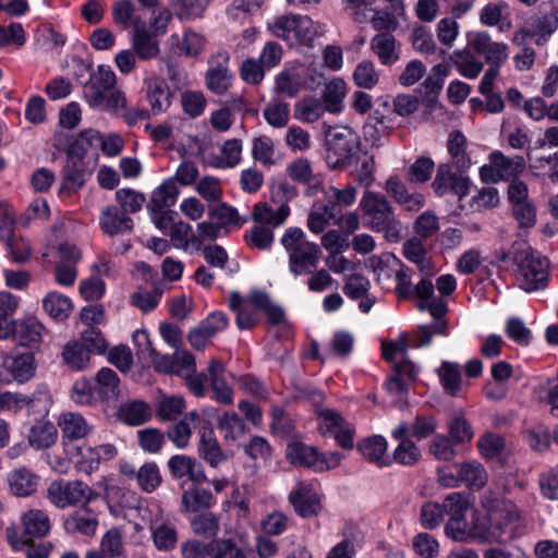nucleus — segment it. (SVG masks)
Wrapping results in <instances>:
<instances>
[{
  "label": "nucleus",
  "mask_w": 558,
  "mask_h": 558,
  "mask_svg": "<svg viewBox=\"0 0 558 558\" xmlns=\"http://www.w3.org/2000/svg\"><path fill=\"white\" fill-rule=\"evenodd\" d=\"M43 308L52 319L63 322L71 315L73 304L68 296L51 291L43 299Z\"/></svg>",
  "instance_id": "nucleus-37"
},
{
  "label": "nucleus",
  "mask_w": 558,
  "mask_h": 558,
  "mask_svg": "<svg viewBox=\"0 0 558 558\" xmlns=\"http://www.w3.org/2000/svg\"><path fill=\"white\" fill-rule=\"evenodd\" d=\"M178 194L174 179H168L153 192L148 208H170L175 204Z\"/></svg>",
  "instance_id": "nucleus-46"
},
{
  "label": "nucleus",
  "mask_w": 558,
  "mask_h": 558,
  "mask_svg": "<svg viewBox=\"0 0 558 558\" xmlns=\"http://www.w3.org/2000/svg\"><path fill=\"white\" fill-rule=\"evenodd\" d=\"M39 477L25 466L11 471L8 475L10 490L17 497L33 495L38 488Z\"/></svg>",
  "instance_id": "nucleus-25"
},
{
  "label": "nucleus",
  "mask_w": 558,
  "mask_h": 558,
  "mask_svg": "<svg viewBox=\"0 0 558 558\" xmlns=\"http://www.w3.org/2000/svg\"><path fill=\"white\" fill-rule=\"evenodd\" d=\"M153 411L150 405L143 400L123 402L118 409V417L130 426H138L150 420Z\"/></svg>",
  "instance_id": "nucleus-27"
},
{
  "label": "nucleus",
  "mask_w": 558,
  "mask_h": 558,
  "mask_svg": "<svg viewBox=\"0 0 558 558\" xmlns=\"http://www.w3.org/2000/svg\"><path fill=\"white\" fill-rule=\"evenodd\" d=\"M209 0H173L170 5L174 15L181 22L201 17L206 10Z\"/></svg>",
  "instance_id": "nucleus-50"
},
{
  "label": "nucleus",
  "mask_w": 558,
  "mask_h": 558,
  "mask_svg": "<svg viewBox=\"0 0 558 558\" xmlns=\"http://www.w3.org/2000/svg\"><path fill=\"white\" fill-rule=\"evenodd\" d=\"M453 167L454 166L450 163H440L437 168L432 187L438 196L452 193L461 201L469 194L471 182L468 177L463 175L462 172L464 170L457 168L453 170Z\"/></svg>",
  "instance_id": "nucleus-10"
},
{
  "label": "nucleus",
  "mask_w": 558,
  "mask_h": 558,
  "mask_svg": "<svg viewBox=\"0 0 558 558\" xmlns=\"http://www.w3.org/2000/svg\"><path fill=\"white\" fill-rule=\"evenodd\" d=\"M267 29L290 46H312L317 29L313 20L306 15H279L267 23Z\"/></svg>",
  "instance_id": "nucleus-5"
},
{
  "label": "nucleus",
  "mask_w": 558,
  "mask_h": 558,
  "mask_svg": "<svg viewBox=\"0 0 558 558\" xmlns=\"http://www.w3.org/2000/svg\"><path fill=\"white\" fill-rule=\"evenodd\" d=\"M206 376L215 393V399L220 403L231 404L233 402V389L226 380L225 365L217 360H211Z\"/></svg>",
  "instance_id": "nucleus-20"
},
{
  "label": "nucleus",
  "mask_w": 558,
  "mask_h": 558,
  "mask_svg": "<svg viewBox=\"0 0 558 558\" xmlns=\"http://www.w3.org/2000/svg\"><path fill=\"white\" fill-rule=\"evenodd\" d=\"M159 468L154 462L143 464L137 470V484L145 493H153L161 484Z\"/></svg>",
  "instance_id": "nucleus-59"
},
{
  "label": "nucleus",
  "mask_w": 558,
  "mask_h": 558,
  "mask_svg": "<svg viewBox=\"0 0 558 558\" xmlns=\"http://www.w3.org/2000/svg\"><path fill=\"white\" fill-rule=\"evenodd\" d=\"M58 438L57 427L47 421L37 422L28 434V442L36 449L49 448Z\"/></svg>",
  "instance_id": "nucleus-40"
},
{
  "label": "nucleus",
  "mask_w": 558,
  "mask_h": 558,
  "mask_svg": "<svg viewBox=\"0 0 558 558\" xmlns=\"http://www.w3.org/2000/svg\"><path fill=\"white\" fill-rule=\"evenodd\" d=\"M146 98L154 114L166 111L171 104V94L167 83L160 78H151L147 83Z\"/></svg>",
  "instance_id": "nucleus-33"
},
{
  "label": "nucleus",
  "mask_w": 558,
  "mask_h": 558,
  "mask_svg": "<svg viewBox=\"0 0 558 558\" xmlns=\"http://www.w3.org/2000/svg\"><path fill=\"white\" fill-rule=\"evenodd\" d=\"M318 420L322 434H332L343 449L350 450L354 447L355 428L338 411L322 409L318 411Z\"/></svg>",
  "instance_id": "nucleus-11"
},
{
  "label": "nucleus",
  "mask_w": 558,
  "mask_h": 558,
  "mask_svg": "<svg viewBox=\"0 0 558 558\" xmlns=\"http://www.w3.org/2000/svg\"><path fill=\"white\" fill-rule=\"evenodd\" d=\"M304 64L292 63L276 75L275 89L288 97L296 96L303 89Z\"/></svg>",
  "instance_id": "nucleus-21"
},
{
  "label": "nucleus",
  "mask_w": 558,
  "mask_h": 558,
  "mask_svg": "<svg viewBox=\"0 0 558 558\" xmlns=\"http://www.w3.org/2000/svg\"><path fill=\"white\" fill-rule=\"evenodd\" d=\"M113 22L122 28H136L137 21H143L136 15V7L131 0H118L112 5Z\"/></svg>",
  "instance_id": "nucleus-47"
},
{
  "label": "nucleus",
  "mask_w": 558,
  "mask_h": 558,
  "mask_svg": "<svg viewBox=\"0 0 558 558\" xmlns=\"http://www.w3.org/2000/svg\"><path fill=\"white\" fill-rule=\"evenodd\" d=\"M44 332V325L35 316L29 315L12 320L8 339L12 338L23 347L34 348L43 341Z\"/></svg>",
  "instance_id": "nucleus-15"
},
{
  "label": "nucleus",
  "mask_w": 558,
  "mask_h": 558,
  "mask_svg": "<svg viewBox=\"0 0 558 558\" xmlns=\"http://www.w3.org/2000/svg\"><path fill=\"white\" fill-rule=\"evenodd\" d=\"M170 41L175 53L190 58L201 54L206 44L204 36L192 29L185 31L182 37L178 34H172Z\"/></svg>",
  "instance_id": "nucleus-30"
},
{
  "label": "nucleus",
  "mask_w": 558,
  "mask_h": 558,
  "mask_svg": "<svg viewBox=\"0 0 558 558\" xmlns=\"http://www.w3.org/2000/svg\"><path fill=\"white\" fill-rule=\"evenodd\" d=\"M481 506L487 513L486 519L476 520L468 530L464 517L450 518L446 534L457 542L472 537L482 543L502 544L525 533L517 506L496 489L490 488L482 495Z\"/></svg>",
  "instance_id": "nucleus-1"
},
{
  "label": "nucleus",
  "mask_w": 558,
  "mask_h": 558,
  "mask_svg": "<svg viewBox=\"0 0 558 558\" xmlns=\"http://www.w3.org/2000/svg\"><path fill=\"white\" fill-rule=\"evenodd\" d=\"M357 148L359 137L352 129H336L327 135V163L333 169L349 167Z\"/></svg>",
  "instance_id": "nucleus-7"
},
{
  "label": "nucleus",
  "mask_w": 558,
  "mask_h": 558,
  "mask_svg": "<svg viewBox=\"0 0 558 558\" xmlns=\"http://www.w3.org/2000/svg\"><path fill=\"white\" fill-rule=\"evenodd\" d=\"M263 116L270 126L282 129L289 123L290 107L287 102L274 99L265 106Z\"/></svg>",
  "instance_id": "nucleus-52"
},
{
  "label": "nucleus",
  "mask_w": 558,
  "mask_h": 558,
  "mask_svg": "<svg viewBox=\"0 0 558 558\" xmlns=\"http://www.w3.org/2000/svg\"><path fill=\"white\" fill-rule=\"evenodd\" d=\"M338 211L336 205H329L328 202L317 201L313 204L307 217V228L313 233H320L325 230L330 220L336 219Z\"/></svg>",
  "instance_id": "nucleus-34"
},
{
  "label": "nucleus",
  "mask_w": 558,
  "mask_h": 558,
  "mask_svg": "<svg viewBox=\"0 0 558 558\" xmlns=\"http://www.w3.org/2000/svg\"><path fill=\"white\" fill-rule=\"evenodd\" d=\"M451 60L460 74L466 78H475L483 70V63L468 50H457Z\"/></svg>",
  "instance_id": "nucleus-54"
},
{
  "label": "nucleus",
  "mask_w": 558,
  "mask_h": 558,
  "mask_svg": "<svg viewBox=\"0 0 558 558\" xmlns=\"http://www.w3.org/2000/svg\"><path fill=\"white\" fill-rule=\"evenodd\" d=\"M525 169V160L522 156L506 157L500 151H494L489 156V165L481 168L480 174L484 181L498 182L510 180L521 174Z\"/></svg>",
  "instance_id": "nucleus-12"
},
{
  "label": "nucleus",
  "mask_w": 558,
  "mask_h": 558,
  "mask_svg": "<svg viewBox=\"0 0 558 558\" xmlns=\"http://www.w3.org/2000/svg\"><path fill=\"white\" fill-rule=\"evenodd\" d=\"M23 532L21 539L16 538L8 530V538L15 549H21L22 546L32 542L33 538H43L47 536L51 529V522L48 513L41 509H28L21 517Z\"/></svg>",
  "instance_id": "nucleus-9"
},
{
  "label": "nucleus",
  "mask_w": 558,
  "mask_h": 558,
  "mask_svg": "<svg viewBox=\"0 0 558 558\" xmlns=\"http://www.w3.org/2000/svg\"><path fill=\"white\" fill-rule=\"evenodd\" d=\"M244 240L246 245L251 248L268 251L271 248L275 241L274 230L256 223L245 232Z\"/></svg>",
  "instance_id": "nucleus-49"
},
{
  "label": "nucleus",
  "mask_w": 558,
  "mask_h": 558,
  "mask_svg": "<svg viewBox=\"0 0 558 558\" xmlns=\"http://www.w3.org/2000/svg\"><path fill=\"white\" fill-rule=\"evenodd\" d=\"M217 59H221V62H210L205 74V85L211 93L223 95L230 88L233 75L228 66V54L218 53Z\"/></svg>",
  "instance_id": "nucleus-18"
},
{
  "label": "nucleus",
  "mask_w": 558,
  "mask_h": 558,
  "mask_svg": "<svg viewBox=\"0 0 558 558\" xmlns=\"http://www.w3.org/2000/svg\"><path fill=\"white\" fill-rule=\"evenodd\" d=\"M213 504V494L204 488L192 487L185 490L182 495V506L190 512L210 508Z\"/></svg>",
  "instance_id": "nucleus-51"
},
{
  "label": "nucleus",
  "mask_w": 558,
  "mask_h": 558,
  "mask_svg": "<svg viewBox=\"0 0 558 558\" xmlns=\"http://www.w3.org/2000/svg\"><path fill=\"white\" fill-rule=\"evenodd\" d=\"M284 143L293 153L306 151L312 146L310 133L299 125H291L286 132Z\"/></svg>",
  "instance_id": "nucleus-62"
},
{
  "label": "nucleus",
  "mask_w": 558,
  "mask_h": 558,
  "mask_svg": "<svg viewBox=\"0 0 558 558\" xmlns=\"http://www.w3.org/2000/svg\"><path fill=\"white\" fill-rule=\"evenodd\" d=\"M320 101L329 113H339L344 108L347 84L341 77H332L323 83Z\"/></svg>",
  "instance_id": "nucleus-26"
},
{
  "label": "nucleus",
  "mask_w": 558,
  "mask_h": 558,
  "mask_svg": "<svg viewBox=\"0 0 558 558\" xmlns=\"http://www.w3.org/2000/svg\"><path fill=\"white\" fill-rule=\"evenodd\" d=\"M144 511L149 513L148 523L155 546L159 550H172L178 543L175 526L165 519L162 509L156 502L150 504Z\"/></svg>",
  "instance_id": "nucleus-13"
},
{
  "label": "nucleus",
  "mask_w": 558,
  "mask_h": 558,
  "mask_svg": "<svg viewBox=\"0 0 558 558\" xmlns=\"http://www.w3.org/2000/svg\"><path fill=\"white\" fill-rule=\"evenodd\" d=\"M98 498V493L81 480H56L47 488V499L58 509L85 507Z\"/></svg>",
  "instance_id": "nucleus-6"
},
{
  "label": "nucleus",
  "mask_w": 558,
  "mask_h": 558,
  "mask_svg": "<svg viewBox=\"0 0 558 558\" xmlns=\"http://www.w3.org/2000/svg\"><path fill=\"white\" fill-rule=\"evenodd\" d=\"M211 558H246L242 548L229 538H217L209 543Z\"/></svg>",
  "instance_id": "nucleus-63"
},
{
  "label": "nucleus",
  "mask_w": 558,
  "mask_h": 558,
  "mask_svg": "<svg viewBox=\"0 0 558 558\" xmlns=\"http://www.w3.org/2000/svg\"><path fill=\"white\" fill-rule=\"evenodd\" d=\"M369 46L383 65H392L400 59V45L390 32L375 35Z\"/></svg>",
  "instance_id": "nucleus-23"
},
{
  "label": "nucleus",
  "mask_w": 558,
  "mask_h": 558,
  "mask_svg": "<svg viewBox=\"0 0 558 558\" xmlns=\"http://www.w3.org/2000/svg\"><path fill=\"white\" fill-rule=\"evenodd\" d=\"M353 81L356 86L364 89L374 88L379 82V72L373 61L363 60L354 69Z\"/></svg>",
  "instance_id": "nucleus-55"
},
{
  "label": "nucleus",
  "mask_w": 558,
  "mask_h": 558,
  "mask_svg": "<svg viewBox=\"0 0 558 558\" xmlns=\"http://www.w3.org/2000/svg\"><path fill=\"white\" fill-rule=\"evenodd\" d=\"M81 137L90 144L99 143L102 153L109 157L118 156L123 148L122 138L116 134L104 137L95 130H85L81 132Z\"/></svg>",
  "instance_id": "nucleus-48"
},
{
  "label": "nucleus",
  "mask_w": 558,
  "mask_h": 558,
  "mask_svg": "<svg viewBox=\"0 0 558 558\" xmlns=\"http://www.w3.org/2000/svg\"><path fill=\"white\" fill-rule=\"evenodd\" d=\"M289 216L290 207L286 203H281L277 208H272L267 203H257L252 210V220L254 222L272 230L281 226Z\"/></svg>",
  "instance_id": "nucleus-24"
},
{
  "label": "nucleus",
  "mask_w": 558,
  "mask_h": 558,
  "mask_svg": "<svg viewBox=\"0 0 558 558\" xmlns=\"http://www.w3.org/2000/svg\"><path fill=\"white\" fill-rule=\"evenodd\" d=\"M8 372L19 383H25L35 374V359L31 353L7 357L3 362Z\"/></svg>",
  "instance_id": "nucleus-38"
},
{
  "label": "nucleus",
  "mask_w": 558,
  "mask_h": 558,
  "mask_svg": "<svg viewBox=\"0 0 558 558\" xmlns=\"http://www.w3.org/2000/svg\"><path fill=\"white\" fill-rule=\"evenodd\" d=\"M448 430L453 444L468 442L473 438V429L462 414H454L448 424Z\"/></svg>",
  "instance_id": "nucleus-64"
},
{
  "label": "nucleus",
  "mask_w": 558,
  "mask_h": 558,
  "mask_svg": "<svg viewBox=\"0 0 558 558\" xmlns=\"http://www.w3.org/2000/svg\"><path fill=\"white\" fill-rule=\"evenodd\" d=\"M360 207L364 226L375 232H381L386 241L398 243L403 238L402 223L397 219L390 202L380 193L364 192Z\"/></svg>",
  "instance_id": "nucleus-2"
},
{
  "label": "nucleus",
  "mask_w": 558,
  "mask_h": 558,
  "mask_svg": "<svg viewBox=\"0 0 558 558\" xmlns=\"http://www.w3.org/2000/svg\"><path fill=\"white\" fill-rule=\"evenodd\" d=\"M119 377L117 373L108 367L101 368L96 375V390L107 399L118 396Z\"/></svg>",
  "instance_id": "nucleus-60"
},
{
  "label": "nucleus",
  "mask_w": 558,
  "mask_h": 558,
  "mask_svg": "<svg viewBox=\"0 0 558 558\" xmlns=\"http://www.w3.org/2000/svg\"><path fill=\"white\" fill-rule=\"evenodd\" d=\"M98 520L88 506L80 507L64 521V529L69 533L93 535L96 532Z\"/></svg>",
  "instance_id": "nucleus-28"
},
{
  "label": "nucleus",
  "mask_w": 558,
  "mask_h": 558,
  "mask_svg": "<svg viewBox=\"0 0 558 558\" xmlns=\"http://www.w3.org/2000/svg\"><path fill=\"white\" fill-rule=\"evenodd\" d=\"M198 435L197 452L199 458L206 461L211 468H218L228 460V456L222 451L211 428L202 427L198 430Z\"/></svg>",
  "instance_id": "nucleus-19"
},
{
  "label": "nucleus",
  "mask_w": 558,
  "mask_h": 558,
  "mask_svg": "<svg viewBox=\"0 0 558 558\" xmlns=\"http://www.w3.org/2000/svg\"><path fill=\"white\" fill-rule=\"evenodd\" d=\"M116 74L106 65H99L89 80L84 84L83 95L86 102L93 108L99 106L101 99L114 88Z\"/></svg>",
  "instance_id": "nucleus-14"
},
{
  "label": "nucleus",
  "mask_w": 558,
  "mask_h": 558,
  "mask_svg": "<svg viewBox=\"0 0 558 558\" xmlns=\"http://www.w3.org/2000/svg\"><path fill=\"white\" fill-rule=\"evenodd\" d=\"M438 375L446 392L452 397L458 396L461 386V372L456 363L442 362Z\"/></svg>",
  "instance_id": "nucleus-56"
},
{
  "label": "nucleus",
  "mask_w": 558,
  "mask_h": 558,
  "mask_svg": "<svg viewBox=\"0 0 558 558\" xmlns=\"http://www.w3.org/2000/svg\"><path fill=\"white\" fill-rule=\"evenodd\" d=\"M286 456L292 464L312 466L317 470L319 453L314 447L302 442H292L288 445Z\"/></svg>",
  "instance_id": "nucleus-42"
},
{
  "label": "nucleus",
  "mask_w": 558,
  "mask_h": 558,
  "mask_svg": "<svg viewBox=\"0 0 558 558\" xmlns=\"http://www.w3.org/2000/svg\"><path fill=\"white\" fill-rule=\"evenodd\" d=\"M131 44L133 52L141 60H153L160 54L159 41L155 38V35L147 29L144 21H137L136 28L133 29L131 34Z\"/></svg>",
  "instance_id": "nucleus-17"
},
{
  "label": "nucleus",
  "mask_w": 558,
  "mask_h": 558,
  "mask_svg": "<svg viewBox=\"0 0 558 558\" xmlns=\"http://www.w3.org/2000/svg\"><path fill=\"white\" fill-rule=\"evenodd\" d=\"M280 244L288 255V268L294 276L311 274L318 266L322 250L307 240L305 232L298 227L284 230Z\"/></svg>",
  "instance_id": "nucleus-3"
},
{
  "label": "nucleus",
  "mask_w": 558,
  "mask_h": 558,
  "mask_svg": "<svg viewBox=\"0 0 558 558\" xmlns=\"http://www.w3.org/2000/svg\"><path fill=\"white\" fill-rule=\"evenodd\" d=\"M62 433V438L68 440H77L84 438L88 432L89 426L85 418L74 412L63 413L58 422Z\"/></svg>",
  "instance_id": "nucleus-35"
},
{
  "label": "nucleus",
  "mask_w": 558,
  "mask_h": 558,
  "mask_svg": "<svg viewBox=\"0 0 558 558\" xmlns=\"http://www.w3.org/2000/svg\"><path fill=\"white\" fill-rule=\"evenodd\" d=\"M327 111L320 99L310 97L294 106V118L303 123H314Z\"/></svg>",
  "instance_id": "nucleus-44"
},
{
  "label": "nucleus",
  "mask_w": 558,
  "mask_h": 558,
  "mask_svg": "<svg viewBox=\"0 0 558 558\" xmlns=\"http://www.w3.org/2000/svg\"><path fill=\"white\" fill-rule=\"evenodd\" d=\"M208 215L209 218L216 221L222 229L229 226H241L245 222V220H241L238 210L226 203L209 207Z\"/></svg>",
  "instance_id": "nucleus-58"
},
{
  "label": "nucleus",
  "mask_w": 558,
  "mask_h": 558,
  "mask_svg": "<svg viewBox=\"0 0 558 558\" xmlns=\"http://www.w3.org/2000/svg\"><path fill=\"white\" fill-rule=\"evenodd\" d=\"M515 281L522 290L534 292L543 290L549 281V262L530 246L520 245L513 253Z\"/></svg>",
  "instance_id": "nucleus-4"
},
{
  "label": "nucleus",
  "mask_w": 558,
  "mask_h": 558,
  "mask_svg": "<svg viewBox=\"0 0 558 558\" xmlns=\"http://www.w3.org/2000/svg\"><path fill=\"white\" fill-rule=\"evenodd\" d=\"M217 425L226 440L234 441L245 433V424L235 412H225L219 417Z\"/></svg>",
  "instance_id": "nucleus-57"
},
{
  "label": "nucleus",
  "mask_w": 558,
  "mask_h": 558,
  "mask_svg": "<svg viewBox=\"0 0 558 558\" xmlns=\"http://www.w3.org/2000/svg\"><path fill=\"white\" fill-rule=\"evenodd\" d=\"M99 223L101 230L110 236L130 232L134 227L133 220L124 211L113 205L107 206L101 210Z\"/></svg>",
  "instance_id": "nucleus-22"
},
{
  "label": "nucleus",
  "mask_w": 558,
  "mask_h": 558,
  "mask_svg": "<svg viewBox=\"0 0 558 558\" xmlns=\"http://www.w3.org/2000/svg\"><path fill=\"white\" fill-rule=\"evenodd\" d=\"M86 171L80 158L70 156L63 168V185L68 190H78L86 181Z\"/></svg>",
  "instance_id": "nucleus-45"
},
{
  "label": "nucleus",
  "mask_w": 558,
  "mask_h": 558,
  "mask_svg": "<svg viewBox=\"0 0 558 558\" xmlns=\"http://www.w3.org/2000/svg\"><path fill=\"white\" fill-rule=\"evenodd\" d=\"M558 29V11L550 10L532 16L524 26L513 33L512 43L524 46L529 38H534L537 46H544Z\"/></svg>",
  "instance_id": "nucleus-8"
},
{
  "label": "nucleus",
  "mask_w": 558,
  "mask_h": 558,
  "mask_svg": "<svg viewBox=\"0 0 558 558\" xmlns=\"http://www.w3.org/2000/svg\"><path fill=\"white\" fill-rule=\"evenodd\" d=\"M185 400L181 396H162L156 405V413L160 421H177L185 411Z\"/></svg>",
  "instance_id": "nucleus-43"
},
{
  "label": "nucleus",
  "mask_w": 558,
  "mask_h": 558,
  "mask_svg": "<svg viewBox=\"0 0 558 558\" xmlns=\"http://www.w3.org/2000/svg\"><path fill=\"white\" fill-rule=\"evenodd\" d=\"M359 451L371 462L388 465L391 460L386 456L387 441L383 436L375 435L363 439L357 445Z\"/></svg>",
  "instance_id": "nucleus-36"
},
{
  "label": "nucleus",
  "mask_w": 558,
  "mask_h": 558,
  "mask_svg": "<svg viewBox=\"0 0 558 558\" xmlns=\"http://www.w3.org/2000/svg\"><path fill=\"white\" fill-rule=\"evenodd\" d=\"M454 470L459 472L461 483L472 489L483 488L488 481V474L484 465L478 461L456 463Z\"/></svg>",
  "instance_id": "nucleus-32"
},
{
  "label": "nucleus",
  "mask_w": 558,
  "mask_h": 558,
  "mask_svg": "<svg viewBox=\"0 0 558 558\" xmlns=\"http://www.w3.org/2000/svg\"><path fill=\"white\" fill-rule=\"evenodd\" d=\"M466 138L460 131H452L448 136L447 149L452 159V165L459 170H466L471 160L465 153Z\"/></svg>",
  "instance_id": "nucleus-41"
},
{
  "label": "nucleus",
  "mask_w": 558,
  "mask_h": 558,
  "mask_svg": "<svg viewBox=\"0 0 558 558\" xmlns=\"http://www.w3.org/2000/svg\"><path fill=\"white\" fill-rule=\"evenodd\" d=\"M198 421L199 415L196 411L185 413L180 421L169 427L167 430L168 438L177 448L183 449L187 447L192 437V429Z\"/></svg>",
  "instance_id": "nucleus-31"
},
{
  "label": "nucleus",
  "mask_w": 558,
  "mask_h": 558,
  "mask_svg": "<svg viewBox=\"0 0 558 558\" xmlns=\"http://www.w3.org/2000/svg\"><path fill=\"white\" fill-rule=\"evenodd\" d=\"M275 144L272 140L266 135L255 137L252 142L253 158L266 167L275 165L274 160Z\"/></svg>",
  "instance_id": "nucleus-61"
},
{
  "label": "nucleus",
  "mask_w": 558,
  "mask_h": 558,
  "mask_svg": "<svg viewBox=\"0 0 558 558\" xmlns=\"http://www.w3.org/2000/svg\"><path fill=\"white\" fill-rule=\"evenodd\" d=\"M20 307V298L9 291H0V340L8 339L12 318Z\"/></svg>",
  "instance_id": "nucleus-39"
},
{
  "label": "nucleus",
  "mask_w": 558,
  "mask_h": 558,
  "mask_svg": "<svg viewBox=\"0 0 558 558\" xmlns=\"http://www.w3.org/2000/svg\"><path fill=\"white\" fill-rule=\"evenodd\" d=\"M288 175L300 184H307L311 194L320 185L322 177L314 172L312 163L307 158H298L287 166Z\"/></svg>",
  "instance_id": "nucleus-29"
},
{
  "label": "nucleus",
  "mask_w": 558,
  "mask_h": 558,
  "mask_svg": "<svg viewBox=\"0 0 558 558\" xmlns=\"http://www.w3.org/2000/svg\"><path fill=\"white\" fill-rule=\"evenodd\" d=\"M289 501L296 514L302 518L316 517L322 510L320 497L308 484H299L289 494Z\"/></svg>",
  "instance_id": "nucleus-16"
},
{
  "label": "nucleus",
  "mask_w": 558,
  "mask_h": 558,
  "mask_svg": "<svg viewBox=\"0 0 558 558\" xmlns=\"http://www.w3.org/2000/svg\"><path fill=\"white\" fill-rule=\"evenodd\" d=\"M89 350L81 342H69L62 352L64 363L74 371L85 368L89 362Z\"/></svg>",
  "instance_id": "nucleus-53"
}]
</instances>
